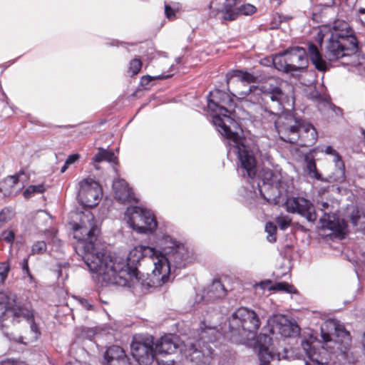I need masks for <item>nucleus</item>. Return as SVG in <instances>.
<instances>
[{
	"mask_svg": "<svg viewBox=\"0 0 365 365\" xmlns=\"http://www.w3.org/2000/svg\"><path fill=\"white\" fill-rule=\"evenodd\" d=\"M153 337L145 336L140 339L134 338L130 345L131 354L140 365H149L156 354L153 349Z\"/></svg>",
	"mask_w": 365,
	"mask_h": 365,
	"instance_id": "4468645a",
	"label": "nucleus"
},
{
	"mask_svg": "<svg viewBox=\"0 0 365 365\" xmlns=\"http://www.w3.org/2000/svg\"><path fill=\"white\" fill-rule=\"evenodd\" d=\"M272 286L273 284H272V281L270 279H266L256 284L255 288H260L262 290H272V289H270V287Z\"/></svg>",
	"mask_w": 365,
	"mask_h": 365,
	"instance_id": "a18cd8bd",
	"label": "nucleus"
},
{
	"mask_svg": "<svg viewBox=\"0 0 365 365\" xmlns=\"http://www.w3.org/2000/svg\"><path fill=\"white\" fill-rule=\"evenodd\" d=\"M45 190L43 185H30L24 192V196L29 198L36 193H42Z\"/></svg>",
	"mask_w": 365,
	"mask_h": 365,
	"instance_id": "72a5a7b5",
	"label": "nucleus"
},
{
	"mask_svg": "<svg viewBox=\"0 0 365 365\" xmlns=\"http://www.w3.org/2000/svg\"><path fill=\"white\" fill-rule=\"evenodd\" d=\"M9 266L6 263L0 264V284L3 283L8 276Z\"/></svg>",
	"mask_w": 365,
	"mask_h": 365,
	"instance_id": "37998d69",
	"label": "nucleus"
},
{
	"mask_svg": "<svg viewBox=\"0 0 365 365\" xmlns=\"http://www.w3.org/2000/svg\"><path fill=\"white\" fill-rule=\"evenodd\" d=\"M324 38L327 44L323 55L316 45L309 44L308 53L317 69L325 71L328 68L327 61L342 59V63L351 66L354 71L365 78V55L357 53L358 41L347 22L337 20L331 28L320 29L316 41L321 45Z\"/></svg>",
	"mask_w": 365,
	"mask_h": 365,
	"instance_id": "f257e3e1",
	"label": "nucleus"
},
{
	"mask_svg": "<svg viewBox=\"0 0 365 365\" xmlns=\"http://www.w3.org/2000/svg\"><path fill=\"white\" fill-rule=\"evenodd\" d=\"M227 291L224 285L220 280L215 279L204 290L202 297L206 302H211L225 297Z\"/></svg>",
	"mask_w": 365,
	"mask_h": 365,
	"instance_id": "393cba45",
	"label": "nucleus"
},
{
	"mask_svg": "<svg viewBox=\"0 0 365 365\" xmlns=\"http://www.w3.org/2000/svg\"><path fill=\"white\" fill-rule=\"evenodd\" d=\"M235 10L237 12V17L240 14H244V15H250L255 13V7L251 4H244L241 5L240 6L237 7L235 6Z\"/></svg>",
	"mask_w": 365,
	"mask_h": 365,
	"instance_id": "e433bc0d",
	"label": "nucleus"
},
{
	"mask_svg": "<svg viewBox=\"0 0 365 365\" xmlns=\"http://www.w3.org/2000/svg\"><path fill=\"white\" fill-rule=\"evenodd\" d=\"M322 210H327L329 208V205L327 202H323L320 204Z\"/></svg>",
	"mask_w": 365,
	"mask_h": 365,
	"instance_id": "5fc2aeb1",
	"label": "nucleus"
},
{
	"mask_svg": "<svg viewBox=\"0 0 365 365\" xmlns=\"http://www.w3.org/2000/svg\"><path fill=\"white\" fill-rule=\"evenodd\" d=\"M81 304H82L83 307H84L88 310L92 309V305L90 304L86 299H81Z\"/></svg>",
	"mask_w": 365,
	"mask_h": 365,
	"instance_id": "603ef678",
	"label": "nucleus"
},
{
	"mask_svg": "<svg viewBox=\"0 0 365 365\" xmlns=\"http://www.w3.org/2000/svg\"><path fill=\"white\" fill-rule=\"evenodd\" d=\"M307 97L309 99H312V101L315 102H318L322 104H328V100L327 97L322 94L316 87H312L309 88V91L307 94Z\"/></svg>",
	"mask_w": 365,
	"mask_h": 365,
	"instance_id": "2f4dec72",
	"label": "nucleus"
},
{
	"mask_svg": "<svg viewBox=\"0 0 365 365\" xmlns=\"http://www.w3.org/2000/svg\"><path fill=\"white\" fill-rule=\"evenodd\" d=\"M328 351H329V354L331 356V359L329 360V363L327 364H320V365H336L335 361H334V359H335V358L338 359L340 361L344 360V361H347L348 362H350V363L354 362V361H351L346 359H342L340 356H338L336 354H332L329 349H328ZM307 357L310 359V361L313 363L314 365H319V364H314V361L309 356H307Z\"/></svg>",
	"mask_w": 365,
	"mask_h": 365,
	"instance_id": "c03bdc74",
	"label": "nucleus"
},
{
	"mask_svg": "<svg viewBox=\"0 0 365 365\" xmlns=\"http://www.w3.org/2000/svg\"><path fill=\"white\" fill-rule=\"evenodd\" d=\"M21 341L22 343H24V344H26V343H27V341H23V338H22V337H21Z\"/></svg>",
	"mask_w": 365,
	"mask_h": 365,
	"instance_id": "052dcab7",
	"label": "nucleus"
},
{
	"mask_svg": "<svg viewBox=\"0 0 365 365\" xmlns=\"http://www.w3.org/2000/svg\"><path fill=\"white\" fill-rule=\"evenodd\" d=\"M161 251H157L154 258V269L150 274L148 287H160L169 279L172 268L185 267L189 259V251L182 244L177 242L169 235L159 242Z\"/></svg>",
	"mask_w": 365,
	"mask_h": 365,
	"instance_id": "39448f33",
	"label": "nucleus"
},
{
	"mask_svg": "<svg viewBox=\"0 0 365 365\" xmlns=\"http://www.w3.org/2000/svg\"><path fill=\"white\" fill-rule=\"evenodd\" d=\"M125 215L130 227L138 233L152 232L157 227V222L150 210L133 207L127 209Z\"/></svg>",
	"mask_w": 365,
	"mask_h": 365,
	"instance_id": "f8f14e48",
	"label": "nucleus"
},
{
	"mask_svg": "<svg viewBox=\"0 0 365 365\" xmlns=\"http://www.w3.org/2000/svg\"><path fill=\"white\" fill-rule=\"evenodd\" d=\"M307 169L309 173V174L317 179L321 180V175L319 173L317 169L316 163L313 160H307Z\"/></svg>",
	"mask_w": 365,
	"mask_h": 365,
	"instance_id": "4c0bfd02",
	"label": "nucleus"
},
{
	"mask_svg": "<svg viewBox=\"0 0 365 365\" xmlns=\"http://www.w3.org/2000/svg\"><path fill=\"white\" fill-rule=\"evenodd\" d=\"M47 246L44 241H37L31 247L32 255H41L46 252Z\"/></svg>",
	"mask_w": 365,
	"mask_h": 365,
	"instance_id": "58836bf2",
	"label": "nucleus"
},
{
	"mask_svg": "<svg viewBox=\"0 0 365 365\" xmlns=\"http://www.w3.org/2000/svg\"><path fill=\"white\" fill-rule=\"evenodd\" d=\"M115 198L121 202L135 201L134 193L128 183L123 179H116L113 182Z\"/></svg>",
	"mask_w": 365,
	"mask_h": 365,
	"instance_id": "5701e85b",
	"label": "nucleus"
},
{
	"mask_svg": "<svg viewBox=\"0 0 365 365\" xmlns=\"http://www.w3.org/2000/svg\"><path fill=\"white\" fill-rule=\"evenodd\" d=\"M28 180L29 176L22 170L7 176L0 181V193L5 197L16 195L23 190Z\"/></svg>",
	"mask_w": 365,
	"mask_h": 365,
	"instance_id": "a211bd4d",
	"label": "nucleus"
},
{
	"mask_svg": "<svg viewBox=\"0 0 365 365\" xmlns=\"http://www.w3.org/2000/svg\"><path fill=\"white\" fill-rule=\"evenodd\" d=\"M22 270L24 273H26L31 279H32V275L29 271V260L28 258H24L22 261Z\"/></svg>",
	"mask_w": 365,
	"mask_h": 365,
	"instance_id": "de8ad7c7",
	"label": "nucleus"
},
{
	"mask_svg": "<svg viewBox=\"0 0 365 365\" xmlns=\"http://www.w3.org/2000/svg\"><path fill=\"white\" fill-rule=\"evenodd\" d=\"M359 12H360L361 14H365V9H364V8H361V9H359Z\"/></svg>",
	"mask_w": 365,
	"mask_h": 365,
	"instance_id": "4d7b16f0",
	"label": "nucleus"
},
{
	"mask_svg": "<svg viewBox=\"0 0 365 365\" xmlns=\"http://www.w3.org/2000/svg\"><path fill=\"white\" fill-rule=\"evenodd\" d=\"M292 220L287 215H281L276 217V222L282 230H286L291 224Z\"/></svg>",
	"mask_w": 365,
	"mask_h": 365,
	"instance_id": "ea45409f",
	"label": "nucleus"
},
{
	"mask_svg": "<svg viewBox=\"0 0 365 365\" xmlns=\"http://www.w3.org/2000/svg\"><path fill=\"white\" fill-rule=\"evenodd\" d=\"M185 344L180 342L178 337L173 334H168L161 337L155 344V351L160 354H170L178 349L183 352L186 347Z\"/></svg>",
	"mask_w": 365,
	"mask_h": 365,
	"instance_id": "412c9836",
	"label": "nucleus"
},
{
	"mask_svg": "<svg viewBox=\"0 0 365 365\" xmlns=\"http://www.w3.org/2000/svg\"><path fill=\"white\" fill-rule=\"evenodd\" d=\"M105 365H130L125 351L118 346L108 348L104 354Z\"/></svg>",
	"mask_w": 365,
	"mask_h": 365,
	"instance_id": "4be33fe9",
	"label": "nucleus"
},
{
	"mask_svg": "<svg viewBox=\"0 0 365 365\" xmlns=\"http://www.w3.org/2000/svg\"><path fill=\"white\" fill-rule=\"evenodd\" d=\"M168 78V76H144L141 78V84L143 86H146L148 84L150 81H151L153 79H162V78Z\"/></svg>",
	"mask_w": 365,
	"mask_h": 365,
	"instance_id": "49530a36",
	"label": "nucleus"
},
{
	"mask_svg": "<svg viewBox=\"0 0 365 365\" xmlns=\"http://www.w3.org/2000/svg\"><path fill=\"white\" fill-rule=\"evenodd\" d=\"M68 166L69 165H66V163L65 162L63 166L61 169V173H64L67 170Z\"/></svg>",
	"mask_w": 365,
	"mask_h": 365,
	"instance_id": "6e6d98bb",
	"label": "nucleus"
},
{
	"mask_svg": "<svg viewBox=\"0 0 365 365\" xmlns=\"http://www.w3.org/2000/svg\"><path fill=\"white\" fill-rule=\"evenodd\" d=\"M233 78H237V83L239 86L243 85L245 82L255 83L257 80V77L252 73L240 70H233L227 73L226 75V81L227 85H229L230 81Z\"/></svg>",
	"mask_w": 365,
	"mask_h": 365,
	"instance_id": "cd10ccee",
	"label": "nucleus"
},
{
	"mask_svg": "<svg viewBox=\"0 0 365 365\" xmlns=\"http://www.w3.org/2000/svg\"><path fill=\"white\" fill-rule=\"evenodd\" d=\"M116 158L111 150H108L103 148H99L97 154L95 155L93 160L95 162L108 161L110 163L114 162Z\"/></svg>",
	"mask_w": 365,
	"mask_h": 365,
	"instance_id": "7c9ffc66",
	"label": "nucleus"
},
{
	"mask_svg": "<svg viewBox=\"0 0 365 365\" xmlns=\"http://www.w3.org/2000/svg\"><path fill=\"white\" fill-rule=\"evenodd\" d=\"M207 106L216 113L212 122L217 131L227 138L230 150H232L238 155L239 175L253 180L257 173L255 158L253 153L244 145L239 134L232 130L237 128V122L230 116L234 109L232 98L227 93L215 89L210 92Z\"/></svg>",
	"mask_w": 365,
	"mask_h": 365,
	"instance_id": "7ed1b4c3",
	"label": "nucleus"
},
{
	"mask_svg": "<svg viewBox=\"0 0 365 365\" xmlns=\"http://www.w3.org/2000/svg\"><path fill=\"white\" fill-rule=\"evenodd\" d=\"M300 138L303 145H312L317 138V132L315 128L311 123L304 121L302 124Z\"/></svg>",
	"mask_w": 365,
	"mask_h": 365,
	"instance_id": "bb28decb",
	"label": "nucleus"
},
{
	"mask_svg": "<svg viewBox=\"0 0 365 365\" xmlns=\"http://www.w3.org/2000/svg\"><path fill=\"white\" fill-rule=\"evenodd\" d=\"M321 337L319 341L313 336L302 342L303 350L316 364H327L332 354L340 356L351 361L357 360L354 352L351 349V336L344 325L335 320H328L321 327Z\"/></svg>",
	"mask_w": 365,
	"mask_h": 365,
	"instance_id": "20e7f679",
	"label": "nucleus"
},
{
	"mask_svg": "<svg viewBox=\"0 0 365 365\" xmlns=\"http://www.w3.org/2000/svg\"><path fill=\"white\" fill-rule=\"evenodd\" d=\"M281 86L280 80L272 78L261 87L246 86L245 90L237 89L235 92L230 93L238 99L262 106L266 112L273 115L272 119H275L284 108L282 101L284 93Z\"/></svg>",
	"mask_w": 365,
	"mask_h": 365,
	"instance_id": "423d86ee",
	"label": "nucleus"
},
{
	"mask_svg": "<svg viewBox=\"0 0 365 365\" xmlns=\"http://www.w3.org/2000/svg\"><path fill=\"white\" fill-rule=\"evenodd\" d=\"M270 289H272V290L274 291H280L287 293L297 292V290L293 285L289 284V283L285 282H277L274 284H273L272 287H270Z\"/></svg>",
	"mask_w": 365,
	"mask_h": 365,
	"instance_id": "473e14b6",
	"label": "nucleus"
},
{
	"mask_svg": "<svg viewBox=\"0 0 365 365\" xmlns=\"http://www.w3.org/2000/svg\"><path fill=\"white\" fill-rule=\"evenodd\" d=\"M319 222L322 228L333 231L334 232L341 235L344 232V225L336 219L334 215L329 212H324L320 217Z\"/></svg>",
	"mask_w": 365,
	"mask_h": 365,
	"instance_id": "a878e982",
	"label": "nucleus"
},
{
	"mask_svg": "<svg viewBox=\"0 0 365 365\" xmlns=\"http://www.w3.org/2000/svg\"><path fill=\"white\" fill-rule=\"evenodd\" d=\"M200 330L199 339L195 344L187 342V345H185V356L196 365L210 362L212 358V349L207 344L217 340L220 334L216 327H207L205 323L202 324Z\"/></svg>",
	"mask_w": 365,
	"mask_h": 365,
	"instance_id": "9d476101",
	"label": "nucleus"
},
{
	"mask_svg": "<svg viewBox=\"0 0 365 365\" xmlns=\"http://www.w3.org/2000/svg\"><path fill=\"white\" fill-rule=\"evenodd\" d=\"M259 191L262 197L268 202L277 205L282 202V196L286 192L287 187L284 182L273 184L261 185L257 182Z\"/></svg>",
	"mask_w": 365,
	"mask_h": 365,
	"instance_id": "6ab92c4d",
	"label": "nucleus"
},
{
	"mask_svg": "<svg viewBox=\"0 0 365 365\" xmlns=\"http://www.w3.org/2000/svg\"><path fill=\"white\" fill-rule=\"evenodd\" d=\"M21 320H24L29 327L28 342L36 341L41 335V331L35 322L31 306L17 302L16 295L10 292H0V324L1 327H8L7 321L14 323L20 322Z\"/></svg>",
	"mask_w": 365,
	"mask_h": 365,
	"instance_id": "0eeeda50",
	"label": "nucleus"
},
{
	"mask_svg": "<svg viewBox=\"0 0 365 365\" xmlns=\"http://www.w3.org/2000/svg\"><path fill=\"white\" fill-rule=\"evenodd\" d=\"M324 152L327 155L334 156L333 161L335 163V172L332 173L329 178L334 182H342L345 180V167L341 156L331 146L327 145L324 149Z\"/></svg>",
	"mask_w": 365,
	"mask_h": 365,
	"instance_id": "b1692460",
	"label": "nucleus"
},
{
	"mask_svg": "<svg viewBox=\"0 0 365 365\" xmlns=\"http://www.w3.org/2000/svg\"><path fill=\"white\" fill-rule=\"evenodd\" d=\"M0 365H25V364L14 359H6L3 361Z\"/></svg>",
	"mask_w": 365,
	"mask_h": 365,
	"instance_id": "8fccbe9b",
	"label": "nucleus"
},
{
	"mask_svg": "<svg viewBox=\"0 0 365 365\" xmlns=\"http://www.w3.org/2000/svg\"><path fill=\"white\" fill-rule=\"evenodd\" d=\"M14 217L13 211L9 208H4L0 212V222L6 223Z\"/></svg>",
	"mask_w": 365,
	"mask_h": 365,
	"instance_id": "a19ab883",
	"label": "nucleus"
},
{
	"mask_svg": "<svg viewBox=\"0 0 365 365\" xmlns=\"http://www.w3.org/2000/svg\"><path fill=\"white\" fill-rule=\"evenodd\" d=\"M273 120L282 140L289 143L298 141L304 120L297 118L290 113H282Z\"/></svg>",
	"mask_w": 365,
	"mask_h": 365,
	"instance_id": "9b49d317",
	"label": "nucleus"
},
{
	"mask_svg": "<svg viewBox=\"0 0 365 365\" xmlns=\"http://www.w3.org/2000/svg\"><path fill=\"white\" fill-rule=\"evenodd\" d=\"M359 218V216L357 215H354V213L353 212L351 216V222L354 225H357V221H358V219Z\"/></svg>",
	"mask_w": 365,
	"mask_h": 365,
	"instance_id": "864d4df0",
	"label": "nucleus"
},
{
	"mask_svg": "<svg viewBox=\"0 0 365 365\" xmlns=\"http://www.w3.org/2000/svg\"><path fill=\"white\" fill-rule=\"evenodd\" d=\"M15 236L16 233L13 230L7 229L1 232L0 241L6 242L11 246L14 241Z\"/></svg>",
	"mask_w": 365,
	"mask_h": 365,
	"instance_id": "f704fd0d",
	"label": "nucleus"
},
{
	"mask_svg": "<svg viewBox=\"0 0 365 365\" xmlns=\"http://www.w3.org/2000/svg\"><path fill=\"white\" fill-rule=\"evenodd\" d=\"M260 184H273L282 182V176L279 173L273 172L269 169H262L258 175Z\"/></svg>",
	"mask_w": 365,
	"mask_h": 365,
	"instance_id": "c85d7f7f",
	"label": "nucleus"
},
{
	"mask_svg": "<svg viewBox=\"0 0 365 365\" xmlns=\"http://www.w3.org/2000/svg\"><path fill=\"white\" fill-rule=\"evenodd\" d=\"M102 190L98 182L92 178H84L78 182L77 199L84 207H93L101 201Z\"/></svg>",
	"mask_w": 365,
	"mask_h": 365,
	"instance_id": "ddd939ff",
	"label": "nucleus"
},
{
	"mask_svg": "<svg viewBox=\"0 0 365 365\" xmlns=\"http://www.w3.org/2000/svg\"><path fill=\"white\" fill-rule=\"evenodd\" d=\"M79 158L78 154H73L69 155L66 160V165H70L74 163Z\"/></svg>",
	"mask_w": 365,
	"mask_h": 365,
	"instance_id": "3c124183",
	"label": "nucleus"
},
{
	"mask_svg": "<svg viewBox=\"0 0 365 365\" xmlns=\"http://www.w3.org/2000/svg\"><path fill=\"white\" fill-rule=\"evenodd\" d=\"M267 324L270 327L269 331L272 334H280L285 337H289L299 332L297 324L292 322L287 317L282 314H276L269 317Z\"/></svg>",
	"mask_w": 365,
	"mask_h": 365,
	"instance_id": "dca6fc26",
	"label": "nucleus"
},
{
	"mask_svg": "<svg viewBox=\"0 0 365 365\" xmlns=\"http://www.w3.org/2000/svg\"><path fill=\"white\" fill-rule=\"evenodd\" d=\"M272 63L277 70L285 73L290 72L288 61H287L286 50L282 53L274 55L272 58Z\"/></svg>",
	"mask_w": 365,
	"mask_h": 365,
	"instance_id": "c756f323",
	"label": "nucleus"
},
{
	"mask_svg": "<svg viewBox=\"0 0 365 365\" xmlns=\"http://www.w3.org/2000/svg\"><path fill=\"white\" fill-rule=\"evenodd\" d=\"M165 16L168 19H172L175 16V14L173 9L169 6L165 4Z\"/></svg>",
	"mask_w": 365,
	"mask_h": 365,
	"instance_id": "09e8293b",
	"label": "nucleus"
},
{
	"mask_svg": "<svg viewBox=\"0 0 365 365\" xmlns=\"http://www.w3.org/2000/svg\"><path fill=\"white\" fill-rule=\"evenodd\" d=\"M73 237L84 242L82 258L93 277L96 278L103 286L115 284L124 287L125 277L128 274L122 270L123 262L108 255L94 244L99 229L90 211L80 214L79 222L73 226Z\"/></svg>",
	"mask_w": 365,
	"mask_h": 365,
	"instance_id": "f03ea898",
	"label": "nucleus"
},
{
	"mask_svg": "<svg viewBox=\"0 0 365 365\" xmlns=\"http://www.w3.org/2000/svg\"><path fill=\"white\" fill-rule=\"evenodd\" d=\"M228 322L230 338L233 342L246 344L258 339L257 333L261 322L254 310L240 307L232 314Z\"/></svg>",
	"mask_w": 365,
	"mask_h": 365,
	"instance_id": "6e6552de",
	"label": "nucleus"
},
{
	"mask_svg": "<svg viewBox=\"0 0 365 365\" xmlns=\"http://www.w3.org/2000/svg\"><path fill=\"white\" fill-rule=\"evenodd\" d=\"M305 365H311L310 362L308 361H305Z\"/></svg>",
	"mask_w": 365,
	"mask_h": 365,
	"instance_id": "bf43d9fd",
	"label": "nucleus"
},
{
	"mask_svg": "<svg viewBox=\"0 0 365 365\" xmlns=\"http://www.w3.org/2000/svg\"><path fill=\"white\" fill-rule=\"evenodd\" d=\"M157 256V250L150 247L148 246H138L131 250L128 255L126 259L116 256V258L123 262L124 267H122V270H124L128 276L125 277V286L130 287L131 284L133 285L140 284L144 288H151L152 287H148L146 284L149 282L150 274L145 279H142L140 273L138 270L137 266L140 262V260L143 257H148L153 261L154 264V258Z\"/></svg>",
	"mask_w": 365,
	"mask_h": 365,
	"instance_id": "1a4fd4ad",
	"label": "nucleus"
},
{
	"mask_svg": "<svg viewBox=\"0 0 365 365\" xmlns=\"http://www.w3.org/2000/svg\"><path fill=\"white\" fill-rule=\"evenodd\" d=\"M265 231L267 233V240L270 242L276 241L277 226L272 222H267L265 225Z\"/></svg>",
	"mask_w": 365,
	"mask_h": 365,
	"instance_id": "c9c22d12",
	"label": "nucleus"
},
{
	"mask_svg": "<svg viewBox=\"0 0 365 365\" xmlns=\"http://www.w3.org/2000/svg\"><path fill=\"white\" fill-rule=\"evenodd\" d=\"M142 67V63L140 59L134 58L130 63V71L133 74H137Z\"/></svg>",
	"mask_w": 365,
	"mask_h": 365,
	"instance_id": "79ce46f5",
	"label": "nucleus"
},
{
	"mask_svg": "<svg viewBox=\"0 0 365 365\" xmlns=\"http://www.w3.org/2000/svg\"><path fill=\"white\" fill-rule=\"evenodd\" d=\"M236 4L237 0H212L209 15L211 17L219 16L223 21H234L237 19Z\"/></svg>",
	"mask_w": 365,
	"mask_h": 365,
	"instance_id": "f3484780",
	"label": "nucleus"
},
{
	"mask_svg": "<svg viewBox=\"0 0 365 365\" xmlns=\"http://www.w3.org/2000/svg\"><path fill=\"white\" fill-rule=\"evenodd\" d=\"M289 71H301L307 68V53L302 47L297 46L286 50Z\"/></svg>",
	"mask_w": 365,
	"mask_h": 365,
	"instance_id": "aec40b11",
	"label": "nucleus"
},
{
	"mask_svg": "<svg viewBox=\"0 0 365 365\" xmlns=\"http://www.w3.org/2000/svg\"><path fill=\"white\" fill-rule=\"evenodd\" d=\"M362 262L365 266V253L363 255V259H362Z\"/></svg>",
	"mask_w": 365,
	"mask_h": 365,
	"instance_id": "13d9d810",
	"label": "nucleus"
},
{
	"mask_svg": "<svg viewBox=\"0 0 365 365\" xmlns=\"http://www.w3.org/2000/svg\"><path fill=\"white\" fill-rule=\"evenodd\" d=\"M286 210L288 212L299 214L305 217L308 222H314L317 218L313 204L302 197H287L285 201Z\"/></svg>",
	"mask_w": 365,
	"mask_h": 365,
	"instance_id": "2eb2a0df",
	"label": "nucleus"
}]
</instances>
